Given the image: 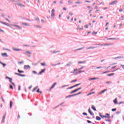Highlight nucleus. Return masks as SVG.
Listing matches in <instances>:
<instances>
[{
    "label": "nucleus",
    "mask_w": 124,
    "mask_h": 124,
    "mask_svg": "<svg viewBox=\"0 0 124 124\" xmlns=\"http://www.w3.org/2000/svg\"><path fill=\"white\" fill-rule=\"evenodd\" d=\"M82 72H84V71H80L78 69H74L73 72H71V73H73L75 75H77L79 73H82Z\"/></svg>",
    "instance_id": "obj_1"
},
{
    "label": "nucleus",
    "mask_w": 124,
    "mask_h": 124,
    "mask_svg": "<svg viewBox=\"0 0 124 124\" xmlns=\"http://www.w3.org/2000/svg\"><path fill=\"white\" fill-rule=\"evenodd\" d=\"M100 117H101L102 119H103V118H107V119H110V118H111V117L110 116V114L108 113L106 114L105 116L100 115Z\"/></svg>",
    "instance_id": "obj_2"
},
{
    "label": "nucleus",
    "mask_w": 124,
    "mask_h": 124,
    "mask_svg": "<svg viewBox=\"0 0 124 124\" xmlns=\"http://www.w3.org/2000/svg\"><path fill=\"white\" fill-rule=\"evenodd\" d=\"M6 79H9L10 83H11V84H12V85H13L14 87H16V85H15V84L13 82H12V78H10L8 77H6Z\"/></svg>",
    "instance_id": "obj_3"
},
{
    "label": "nucleus",
    "mask_w": 124,
    "mask_h": 124,
    "mask_svg": "<svg viewBox=\"0 0 124 124\" xmlns=\"http://www.w3.org/2000/svg\"><path fill=\"white\" fill-rule=\"evenodd\" d=\"M79 85H81V83L76 84L75 85H74L73 86H72L71 87H69L67 88V90H69L70 89H73V88H75V87H77L78 86H79Z\"/></svg>",
    "instance_id": "obj_4"
},
{
    "label": "nucleus",
    "mask_w": 124,
    "mask_h": 124,
    "mask_svg": "<svg viewBox=\"0 0 124 124\" xmlns=\"http://www.w3.org/2000/svg\"><path fill=\"white\" fill-rule=\"evenodd\" d=\"M25 54L27 55V56H28V57H30L31 55V52L29 51H26L25 52Z\"/></svg>",
    "instance_id": "obj_5"
},
{
    "label": "nucleus",
    "mask_w": 124,
    "mask_h": 124,
    "mask_svg": "<svg viewBox=\"0 0 124 124\" xmlns=\"http://www.w3.org/2000/svg\"><path fill=\"white\" fill-rule=\"evenodd\" d=\"M117 3H118V0H115L113 1H112V2L110 3L109 4L110 5H113L114 4H117Z\"/></svg>",
    "instance_id": "obj_6"
},
{
    "label": "nucleus",
    "mask_w": 124,
    "mask_h": 124,
    "mask_svg": "<svg viewBox=\"0 0 124 124\" xmlns=\"http://www.w3.org/2000/svg\"><path fill=\"white\" fill-rule=\"evenodd\" d=\"M97 45H100V46H110V45H112V44H97Z\"/></svg>",
    "instance_id": "obj_7"
},
{
    "label": "nucleus",
    "mask_w": 124,
    "mask_h": 124,
    "mask_svg": "<svg viewBox=\"0 0 124 124\" xmlns=\"http://www.w3.org/2000/svg\"><path fill=\"white\" fill-rule=\"evenodd\" d=\"M12 27H15V28H16V29H19V30H22V28L21 27H20L18 25H12Z\"/></svg>",
    "instance_id": "obj_8"
},
{
    "label": "nucleus",
    "mask_w": 124,
    "mask_h": 124,
    "mask_svg": "<svg viewBox=\"0 0 124 124\" xmlns=\"http://www.w3.org/2000/svg\"><path fill=\"white\" fill-rule=\"evenodd\" d=\"M55 16V9H53L51 11V17Z\"/></svg>",
    "instance_id": "obj_9"
},
{
    "label": "nucleus",
    "mask_w": 124,
    "mask_h": 124,
    "mask_svg": "<svg viewBox=\"0 0 124 124\" xmlns=\"http://www.w3.org/2000/svg\"><path fill=\"white\" fill-rule=\"evenodd\" d=\"M57 85V82H55L53 84V85L51 86V87L49 91H51L52 89H54L55 88V86Z\"/></svg>",
    "instance_id": "obj_10"
},
{
    "label": "nucleus",
    "mask_w": 124,
    "mask_h": 124,
    "mask_svg": "<svg viewBox=\"0 0 124 124\" xmlns=\"http://www.w3.org/2000/svg\"><path fill=\"white\" fill-rule=\"evenodd\" d=\"M88 112L90 114V115H91V116H93V112H92V111H91L90 108H89V109H88Z\"/></svg>",
    "instance_id": "obj_11"
},
{
    "label": "nucleus",
    "mask_w": 124,
    "mask_h": 124,
    "mask_svg": "<svg viewBox=\"0 0 124 124\" xmlns=\"http://www.w3.org/2000/svg\"><path fill=\"white\" fill-rule=\"evenodd\" d=\"M24 69H28V68H31V66L28 65H25L24 67Z\"/></svg>",
    "instance_id": "obj_12"
},
{
    "label": "nucleus",
    "mask_w": 124,
    "mask_h": 124,
    "mask_svg": "<svg viewBox=\"0 0 124 124\" xmlns=\"http://www.w3.org/2000/svg\"><path fill=\"white\" fill-rule=\"evenodd\" d=\"M113 102L115 104H118V99L116 98L114 100Z\"/></svg>",
    "instance_id": "obj_13"
},
{
    "label": "nucleus",
    "mask_w": 124,
    "mask_h": 124,
    "mask_svg": "<svg viewBox=\"0 0 124 124\" xmlns=\"http://www.w3.org/2000/svg\"><path fill=\"white\" fill-rule=\"evenodd\" d=\"M13 105V102H12V101H10V109H11V108H12V106Z\"/></svg>",
    "instance_id": "obj_14"
},
{
    "label": "nucleus",
    "mask_w": 124,
    "mask_h": 124,
    "mask_svg": "<svg viewBox=\"0 0 124 124\" xmlns=\"http://www.w3.org/2000/svg\"><path fill=\"white\" fill-rule=\"evenodd\" d=\"M45 70H46V68L42 70V71L39 72V74H41L42 73H44V72H45Z\"/></svg>",
    "instance_id": "obj_15"
},
{
    "label": "nucleus",
    "mask_w": 124,
    "mask_h": 124,
    "mask_svg": "<svg viewBox=\"0 0 124 124\" xmlns=\"http://www.w3.org/2000/svg\"><path fill=\"white\" fill-rule=\"evenodd\" d=\"M18 6H22L23 7H25V5H23L22 3H16Z\"/></svg>",
    "instance_id": "obj_16"
},
{
    "label": "nucleus",
    "mask_w": 124,
    "mask_h": 124,
    "mask_svg": "<svg viewBox=\"0 0 124 124\" xmlns=\"http://www.w3.org/2000/svg\"><path fill=\"white\" fill-rule=\"evenodd\" d=\"M1 56H2L3 57H8L6 53H2Z\"/></svg>",
    "instance_id": "obj_17"
},
{
    "label": "nucleus",
    "mask_w": 124,
    "mask_h": 124,
    "mask_svg": "<svg viewBox=\"0 0 124 124\" xmlns=\"http://www.w3.org/2000/svg\"><path fill=\"white\" fill-rule=\"evenodd\" d=\"M97 79H99L98 78H90L89 80H97Z\"/></svg>",
    "instance_id": "obj_18"
},
{
    "label": "nucleus",
    "mask_w": 124,
    "mask_h": 124,
    "mask_svg": "<svg viewBox=\"0 0 124 124\" xmlns=\"http://www.w3.org/2000/svg\"><path fill=\"white\" fill-rule=\"evenodd\" d=\"M38 88V87H36L34 88L32 90V92L33 93H34V92H35V91H36V90H37Z\"/></svg>",
    "instance_id": "obj_19"
},
{
    "label": "nucleus",
    "mask_w": 124,
    "mask_h": 124,
    "mask_svg": "<svg viewBox=\"0 0 124 124\" xmlns=\"http://www.w3.org/2000/svg\"><path fill=\"white\" fill-rule=\"evenodd\" d=\"M107 39H108V40H116V39H116L115 38H108Z\"/></svg>",
    "instance_id": "obj_20"
},
{
    "label": "nucleus",
    "mask_w": 124,
    "mask_h": 124,
    "mask_svg": "<svg viewBox=\"0 0 124 124\" xmlns=\"http://www.w3.org/2000/svg\"><path fill=\"white\" fill-rule=\"evenodd\" d=\"M92 109L94 111H96V108H95V107H94V106H92Z\"/></svg>",
    "instance_id": "obj_21"
},
{
    "label": "nucleus",
    "mask_w": 124,
    "mask_h": 124,
    "mask_svg": "<svg viewBox=\"0 0 124 124\" xmlns=\"http://www.w3.org/2000/svg\"><path fill=\"white\" fill-rule=\"evenodd\" d=\"M96 120H97V121H100V120H101V119L100 118V117H99V116H96Z\"/></svg>",
    "instance_id": "obj_22"
},
{
    "label": "nucleus",
    "mask_w": 124,
    "mask_h": 124,
    "mask_svg": "<svg viewBox=\"0 0 124 124\" xmlns=\"http://www.w3.org/2000/svg\"><path fill=\"white\" fill-rule=\"evenodd\" d=\"M5 117H6V116H5V115H4V116L3 117L2 120V122L3 123H4V121L5 120Z\"/></svg>",
    "instance_id": "obj_23"
},
{
    "label": "nucleus",
    "mask_w": 124,
    "mask_h": 124,
    "mask_svg": "<svg viewBox=\"0 0 124 124\" xmlns=\"http://www.w3.org/2000/svg\"><path fill=\"white\" fill-rule=\"evenodd\" d=\"M80 93H82L81 92H79V93H77L74 94H73V95H74V96H75V95H78V94H80Z\"/></svg>",
    "instance_id": "obj_24"
},
{
    "label": "nucleus",
    "mask_w": 124,
    "mask_h": 124,
    "mask_svg": "<svg viewBox=\"0 0 124 124\" xmlns=\"http://www.w3.org/2000/svg\"><path fill=\"white\" fill-rule=\"evenodd\" d=\"M76 92H78L77 89H76V90L71 92L70 93H76Z\"/></svg>",
    "instance_id": "obj_25"
},
{
    "label": "nucleus",
    "mask_w": 124,
    "mask_h": 124,
    "mask_svg": "<svg viewBox=\"0 0 124 124\" xmlns=\"http://www.w3.org/2000/svg\"><path fill=\"white\" fill-rule=\"evenodd\" d=\"M22 24V25H24V26H30V24H27L26 23H24L23 22Z\"/></svg>",
    "instance_id": "obj_26"
},
{
    "label": "nucleus",
    "mask_w": 124,
    "mask_h": 124,
    "mask_svg": "<svg viewBox=\"0 0 124 124\" xmlns=\"http://www.w3.org/2000/svg\"><path fill=\"white\" fill-rule=\"evenodd\" d=\"M77 31H78V30H84V28H83V27H82V28L78 27V28H77Z\"/></svg>",
    "instance_id": "obj_27"
},
{
    "label": "nucleus",
    "mask_w": 124,
    "mask_h": 124,
    "mask_svg": "<svg viewBox=\"0 0 124 124\" xmlns=\"http://www.w3.org/2000/svg\"><path fill=\"white\" fill-rule=\"evenodd\" d=\"M106 91H107V89L104 90L100 92V93H105Z\"/></svg>",
    "instance_id": "obj_28"
},
{
    "label": "nucleus",
    "mask_w": 124,
    "mask_h": 124,
    "mask_svg": "<svg viewBox=\"0 0 124 124\" xmlns=\"http://www.w3.org/2000/svg\"><path fill=\"white\" fill-rule=\"evenodd\" d=\"M111 111H112V112H116V111H117V108H112V109H111Z\"/></svg>",
    "instance_id": "obj_29"
},
{
    "label": "nucleus",
    "mask_w": 124,
    "mask_h": 124,
    "mask_svg": "<svg viewBox=\"0 0 124 124\" xmlns=\"http://www.w3.org/2000/svg\"><path fill=\"white\" fill-rule=\"evenodd\" d=\"M17 71L19 73H24V71H21L19 69H18Z\"/></svg>",
    "instance_id": "obj_30"
},
{
    "label": "nucleus",
    "mask_w": 124,
    "mask_h": 124,
    "mask_svg": "<svg viewBox=\"0 0 124 124\" xmlns=\"http://www.w3.org/2000/svg\"><path fill=\"white\" fill-rule=\"evenodd\" d=\"M0 63H1V64H2V65L4 67L5 66V65H6V64H4V63H2V62H0Z\"/></svg>",
    "instance_id": "obj_31"
},
{
    "label": "nucleus",
    "mask_w": 124,
    "mask_h": 124,
    "mask_svg": "<svg viewBox=\"0 0 124 124\" xmlns=\"http://www.w3.org/2000/svg\"><path fill=\"white\" fill-rule=\"evenodd\" d=\"M114 73H111V74H109L108 75V76L110 77V76H113V75H114Z\"/></svg>",
    "instance_id": "obj_32"
},
{
    "label": "nucleus",
    "mask_w": 124,
    "mask_h": 124,
    "mask_svg": "<svg viewBox=\"0 0 124 124\" xmlns=\"http://www.w3.org/2000/svg\"><path fill=\"white\" fill-rule=\"evenodd\" d=\"M41 65H43V66H45L46 65V63L45 62L44 63H41Z\"/></svg>",
    "instance_id": "obj_33"
},
{
    "label": "nucleus",
    "mask_w": 124,
    "mask_h": 124,
    "mask_svg": "<svg viewBox=\"0 0 124 124\" xmlns=\"http://www.w3.org/2000/svg\"><path fill=\"white\" fill-rule=\"evenodd\" d=\"M72 96H74L73 95H69L68 96H66V98H67L68 97H71Z\"/></svg>",
    "instance_id": "obj_34"
},
{
    "label": "nucleus",
    "mask_w": 124,
    "mask_h": 124,
    "mask_svg": "<svg viewBox=\"0 0 124 124\" xmlns=\"http://www.w3.org/2000/svg\"><path fill=\"white\" fill-rule=\"evenodd\" d=\"M94 48H96V47H93V46L87 48V49H93Z\"/></svg>",
    "instance_id": "obj_35"
},
{
    "label": "nucleus",
    "mask_w": 124,
    "mask_h": 124,
    "mask_svg": "<svg viewBox=\"0 0 124 124\" xmlns=\"http://www.w3.org/2000/svg\"><path fill=\"white\" fill-rule=\"evenodd\" d=\"M68 2L69 4H72V3H73L72 1H71V0H69L68 1Z\"/></svg>",
    "instance_id": "obj_36"
},
{
    "label": "nucleus",
    "mask_w": 124,
    "mask_h": 124,
    "mask_svg": "<svg viewBox=\"0 0 124 124\" xmlns=\"http://www.w3.org/2000/svg\"><path fill=\"white\" fill-rule=\"evenodd\" d=\"M84 62H85L80 61L78 62V64H80V63H84Z\"/></svg>",
    "instance_id": "obj_37"
},
{
    "label": "nucleus",
    "mask_w": 124,
    "mask_h": 124,
    "mask_svg": "<svg viewBox=\"0 0 124 124\" xmlns=\"http://www.w3.org/2000/svg\"><path fill=\"white\" fill-rule=\"evenodd\" d=\"M84 28H85V29H88L89 25H84Z\"/></svg>",
    "instance_id": "obj_38"
},
{
    "label": "nucleus",
    "mask_w": 124,
    "mask_h": 124,
    "mask_svg": "<svg viewBox=\"0 0 124 124\" xmlns=\"http://www.w3.org/2000/svg\"><path fill=\"white\" fill-rule=\"evenodd\" d=\"M36 92H37V93H42V92L41 91H39V89H38Z\"/></svg>",
    "instance_id": "obj_39"
},
{
    "label": "nucleus",
    "mask_w": 124,
    "mask_h": 124,
    "mask_svg": "<svg viewBox=\"0 0 124 124\" xmlns=\"http://www.w3.org/2000/svg\"><path fill=\"white\" fill-rule=\"evenodd\" d=\"M10 89L11 90H13V86L11 85H10Z\"/></svg>",
    "instance_id": "obj_40"
},
{
    "label": "nucleus",
    "mask_w": 124,
    "mask_h": 124,
    "mask_svg": "<svg viewBox=\"0 0 124 124\" xmlns=\"http://www.w3.org/2000/svg\"><path fill=\"white\" fill-rule=\"evenodd\" d=\"M35 20L36 21H39V18L38 17H35Z\"/></svg>",
    "instance_id": "obj_41"
},
{
    "label": "nucleus",
    "mask_w": 124,
    "mask_h": 124,
    "mask_svg": "<svg viewBox=\"0 0 124 124\" xmlns=\"http://www.w3.org/2000/svg\"><path fill=\"white\" fill-rule=\"evenodd\" d=\"M69 14L71 16H72V15H73V13H72V12H70L69 13Z\"/></svg>",
    "instance_id": "obj_42"
},
{
    "label": "nucleus",
    "mask_w": 124,
    "mask_h": 124,
    "mask_svg": "<svg viewBox=\"0 0 124 124\" xmlns=\"http://www.w3.org/2000/svg\"><path fill=\"white\" fill-rule=\"evenodd\" d=\"M97 34V32H95V31H93V32L92 33V34Z\"/></svg>",
    "instance_id": "obj_43"
},
{
    "label": "nucleus",
    "mask_w": 124,
    "mask_h": 124,
    "mask_svg": "<svg viewBox=\"0 0 124 124\" xmlns=\"http://www.w3.org/2000/svg\"><path fill=\"white\" fill-rule=\"evenodd\" d=\"M32 73H33L34 74H37V73L35 71H33Z\"/></svg>",
    "instance_id": "obj_44"
},
{
    "label": "nucleus",
    "mask_w": 124,
    "mask_h": 124,
    "mask_svg": "<svg viewBox=\"0 0 124 124\" xmlns=\"http://www.w3.org/2000/svg\"><path fill=\"white\" fill-rule=\"evenodd\" d=\"M122 11H124V9H119V12H122Z\"/></svg>",
    "instance_id": "obj_45"
},
{
    "label": "nucleus",
    "mask_w": 124,
    "mask_h": 124,
    "mask_svg": "<svg viewBox=\"0 0 124 124\" xmlns=\"http://www.w3.org/2000/svg\"><path fill=\"white\" fill-rule=\"evenodd\" d=\"M93 93H94V92L89 93V94H87V95H91V94H93Z\"/></svg>",
    "instance_id": "obj_46"
},
{
    "label": "nucleus",
    "mask_w": 124,
    "mask_h": 124,
    "mask_svg": "<svg viewBox=\"0 0 124 124\" xmlns=\"http://www.w3.org/2000/svg\"><path fill=\"white\" fill-rule=\"evenodd\" d=\"M19 76H21L22 77H25V75L20 74Z\"/></svg>",
    "instance_id": "obj_47"
},
{
    "label": "nucleus",
    "mask_w": 124,
    "mask_h": 124,
    "mask_svg": "<svg viewBox=\"0 0 124 124\" xmlns=\"http://www.w3.org/2000/svg\"><path fill=\"white\" fill-rule=\"evenodd\" d=\"M77 79H75V80H72V81H71V82H72V83H73V82H77Z\"/></svg>",
    "instance_id": "obj_48"
},
{
    "label": "nucleus",
    "mask_w": 124,
    "mask_h": 124,
    "mask_svg": "<svg viewBox=\"0 0 124 124\" xmlns=\"http://www.w3.org/2000/svg\"><path fill=\"white\" fill-rule=\"evenodd\" d=\"M14 50H15V51H20V49L17 48H15Z\"/></svg>",
    "instance_id": "obj_49"
},
{
    "label": "nucleus",
    "mask_w": 124,
    "mask_h": 124,
    "mask_svg": "<svg viewBox=\"0 0 124 124\" xmlns=\"http://www.w3.org/2000/svg\"><path fill=\"white\" fill-rule=\"evenodd\" d=\"M0 32H4V31L1 29H0Z\"/></svg>",
    "instance_id": "obj_50"
},
{
    "label": "nucleus",
    "mask_w": 124,
    "mask_h": 124,
    "mask_svg": "<svg viewBox=\"0 0 124 124\" xmlns=\"http://www.w3.org/2000/svg\"><path fill=\"white\" fill-rule=\"evenodd\" d=\"M51 65L52 66H56V65H57V64H51Z\"/></svg>",
    "instance_id": "obj_51"
},
{
    "label": "nucleus",
    "mask_w": 124,
    "mask_h": 124,
    "mask_svg": "<svg viewBox=\"0 0 124 124\" xmlns=\"http://www.w3.org/2000/svg\"><path fill=\"white\" fill-rule=\"evenodd\" d=\"M76 3L78 4H80L81 3V2L78 1V2H76Z\"/></svg>",
    "instance_id": "obj_52"
},
{
    "label": "nucleus",
    "mask_w": 124,
    "mask_h": 124,
    "mask_svg": "<svg viewBox=\"0 0 124 124\" xmlns=\"http://www.w3.org/2000/svg\"><path fill=\"white\" fill-rule=\"evenodd\" d=\"M81 89H82V88L81 87H79V88L77 89V91L78 92V91H79V90H81Z\"/></svg>",
    "instance_id": "obj_53"
},
{
    "label": "nucleus",
    "mask_w": 124,
    "mask_h": 124,
    "mask_svg": "<svg viewBox=\"0 0 124 124\" xmlns=\"http://www.w3.org/2000/svg\"><path fill=\"white\" fill-rule=\"evenodd\" d=\"M63 10H64V11H66V8L65 7H63Z\"/></svg>",
    "instance_id": "obj_54"
},
{
    "label": "nucleus",
    "mask_w": 124,
    "mask_h": 124,
    "mask_svg": "<svg viewBox=\"0 0 124 124\" xmlns=\"http://www.w3.org/2000/svg\"><path fill=\"white\" fill-rule=\"evenodd\" d=\"M83 115H84L85 116H87V113H86V112L83 113Z\"/></svg>",
    "instance_id": "obj_55"
},
{
    "label": "nucleus",
    "mask_w": 124,
    "mask_h": 124,
    "mask_svg": "<svg viewBox=\"0 0 124 124\" xmlns=\"http://www.w3.org/2000/svg\"><path fill=\"white\" fill-rule=\"evenodd\" d=\"M85 2H88V3H90L91 2L89 0H86L85 1Z\"/></svg>",
    "instance_id": "obj_56"
},
{
    "label": "nucleus",
    "mask_w": 124,
    "mask_h": 124,
    "mask_svg": "<svg viewBox=\"0 0 124 124\" xmlns=\"http://www.w3.org/2000/svg\"><path fill=\"white\" fill-rule=\"evenodd\" d=\"M2 101H3V102H4L5 101L4 100V99H3V98L2 97H1Z\"/></svg>",
    "instance_id": "obj_57"
},
{
    "label": "nucleus",
    "mask_w": 124,
    "mask_h": 124,
    "mask_svg": "<svg viewBox=\"0 0 124 124\" xmlns=\"http://www.w3.org/2000/svg\"><path fill=\"white\" fill-rule=\"evenodd\" d=\"M15 74H16V75H18V76H19L20 74H18L17 73H15Z\"/></svg>",
    "instance_id": "obj_58"
},
{
    "label": "nucleus",
    "mask_w": 124,
    "mask_h": 124,
    "mask_svg": "<svg viewBox=\"0 0 124 124\" xmlns=\"http://www.w3.org/2000/svg\"><path fill=\"white\" fill-rule=\"evenodd\" d=\"M25 20H26L27 21H29V22H31V20L28 19L27 18H24Z\"/></svg>",
    "instance_id": "obj_59"
},
{
    "label": "nucleus",
    "mask_w": 124,
    "mask_h": 124,
    "mask_svg": "<svg viewBox=\"0 0 124 124\" xmlns=\"http://www.w3.org/2000/svg\"><path fill=\"white\" fill-rule=\"evenodd\" d=\"M21 90V86L19 85L18 86V91H20Z\"/></svg>",
    "instance_id": "obj_60"
},
{
    "label": "nucleus",
    "mask_w": 124,
    "mask_h": 124,
    "mask_svg": "<svg viewBox=\"0 0 124 124\" xmlns=\"http://www.w3.org/2000/svg\"><path fill=\"white\" fill-rule=\"evenodd\" d=\"M87 123H88L89 124H92V122L89 120L87 121Z\"/></svg>",
    "instance_id": "obj_61"
},
{
    "label": "nucleus",
    "mask_w": 124,
    "mask_h": 124,
    "mask_svg": "<svg viewBox=\"0 0 124 124\" xmlns=\"http://www.w3.org/2000/svg\"><path fill=\"white\" fill-rule=\"evenodd\" d=\"M121 66L122 67L123 69H124V65H121Z\"/></svg>",
    "instance_id": "obj_62"
},
{
    "label": "nucleus",
    "mask_w": 124,
    "mask_h": 124,
    "mask_svg": "<svg viewBox=\"0 0 124 124\" xmlns=\"http://www.w3.org/2000/svg\"><path fill=\"white\" fill-rule=\"evenodd\" d=\"M108 72H109V71H106V72H104L103 73L104 74L105 73H108Z\"/></svg>",
    "instance_id": "obj_63"
},
{
    "label": "nucleus",
    "mask_w": 124,
    "mask_h": 124,
    "mask_svg": "<svg viewBox=\"0 0 124 124\" xmlns=\"http://www.w3.org/2000/svg\"><path fill=\"white\" fill-rule=\"evenodd\" d=\"M24 62V61H22L20 62H19L18 63H23Z\"/></svg>",
    "instance_id": "obj_64"
}]
</instances>
